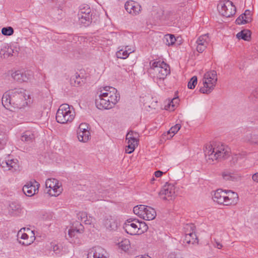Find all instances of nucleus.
<instances>
[{
  "label": "nucleus",
  "mask_w": 258,
  "mask_h": 258,
  "mask_svg": "<svg viewBox=\"0 0 258 258\" xmlns=\"http://www.w3.org/2000/svg\"><path fill=\"white\" fill-rule=\"evenodd\" d=\"M108 100L101 96V94H99L98 96L96 97V106L99 109H109L112 108L113 107L110 105V103Z\"/></svg>",
  "instance_id": "17"
},
{
  "label": "nucleus",
  "mask_w": 258,
  "mask_h": 258,
  "mask_svg": "<svg viewBox=\"0 0 258 258\" xmlns=\"http://www.w3.org/2000/svg\"><path fill=\"white\" fill-rule=\"evenodd\" d=\"M251 12L246 10L245 12L239 16L236 20V23L238 25L248 23L251 21Z\"/></svg>",
  "instance_id": "20"
},
{
  "label": "nucleus",
  "mask_w": 258,
  "mask_h": 258,
  "mask_svg": "<svg viewBox=\"0 0 258 258\" xmlns=\"http://www.w3.org/2000/svg\"><path fill=\"white\" fill-rule=\"evenodd\" d=\"M178 101L177 98H173L168 104L167 105L165 106V109L166 110H169L170 111H173L174 110V107L175 106V104Z\"/></svg>",
  "instance_id": "45"
},
{
  "label": "nucleus",
  "mask_w": 258,
  "mask_h": 258,
  "mask_svg": "<svg viewBox=\"0 0 258 258\" xmlns=\"http://www.w3.org/2000/svg\"><path fill=\"white\" fill-rule=\"evenodd\" d=\"M2 33L5 36H11L14 33V29L12 27H4L2 29Z\"/></svg>",
  "instance_id": "43"
},
{
  "label": "nucleus",
  "mask_w": 258,
  "mask_h": 258,
  "mask_svg": "<svg viewBox=\"0 0 258 258\" xmlns=\"http://www.w3.org/2000/svg\"><path fill=\"white\" fill-rule=\"evenodd\" d=\"M112 91L111 92H103V90L100 91L101 96L104 98L106 100H109L110 105L113 107L119 100V95L117 93L116 89H111Z\"/></svg>",
  "instance_id": "12"
},
{
  "label": "nucleus",
  "mask_w": 258,
  "mask_h": 258,
  "mask_svg": "<svg viewBox=\"0 0 258 258\" xmlns=\"http://www.w3.org/2000/svg\"><path fill=\"white\" fill-rule=\"evenodd\" d=\"M227 192L228 196L226 195V205H230L236 203L238 199L237 194L231 190H228Z\"/></svg>",
  "instance_id": "24"
},
{
  "label": "nucleus",
  "mask_w": 258,
  "mask_h": 258,
  "mask_svg": "<svg viewBox=\"0 0 258 258\" xmlns=\"http://www.w3.org/2000/svg\"><path fill=\"white\" fill-rule=\"evenodd\" d=\"M135 258H150V257H149L148 256H147V257H144L143 255H142V256H137Z\"/></svg>",
  "instance_id": "60"
},
{
  "label": "nucleus",
  "mask_w": 258,
  "mask_h": 258,
  "mask_svg": "<svg viewBox=\"0 0 258 258\" xmlns=\"http://www.w3.org/2000/svg\"><path fill=\"white\" fill-rule=\"evenodd\" d=\"M77 135L78 140L83 142H87L90 137V133L89 130L84 131L83 132H78Z\"/></svg>",
  "instance_id": "33"
},
{
  "label": "nucleus",
  "mask_w": 258,
  "mask_h": 258,
  "mask_svg": "<svg viewBox=\"0 0 258 258\" xmlns=\"http://www.w3.org/2000/svg\"><path fill=\"white\" fill-rule=\"evenodd\" d=\"M127 47H128V46H126L125 49L124 50L122 49V54H123V56L124 59L126 58L130 54V53L128 52V50H127Z\"/></svg>",
  "instance_id": "53"
},
{
  "label": "nucleus",
  "mask_w": 258,
  "mask_h": 258,
  "mask_svg": "<svg viewBox=\"0 0 258 258\" xmlns=\"http://www.w3.org/2000/svg\"><path fill=\"white\" fill-rule=\"evenodd\" d=\"M1 166L2 168H8V170H11L12 172L16 171L19 168L17 159L8 160L5 162H3Z\"/></svg>",
  "instance_id": "22"
},
{
  "label": "nucleus",
  "mask_w": 258,
  "mask_h": 258,
  "mask_svg": "<svg viewBox=\"0 0 258 258\" xmlns=\"http://www.w3.org/2000/svg\"><path fill=\"white\" fill-rule=\"evenodd\" d=\"M181 125L179 124H176L174 126H172L167 133V134H172L173 135L170 137H172L175 135L180 128Z\"/></svg>",
  "instance_id": "46"
},
{
  "label": "nucleus",
  "mask_w": 258,
  "mask_h": 258,
  "mask_svg": "<svg viewBox=\"0 0 258 258\" xmlns=\"http://www.w3.org/2000/svg\"><path fill=\"white\" fill-rule=\"evenodd\" d=\"M18 53L19 51L16 48H14L8 44L5 45L0 50L1 57L4 58H8L9 56H17Z\"/></svg>",
  "instance_id": "15"
},
{
  "label": "nucleus",
  "mask_w": 258,
  "mask_h": 258,
  "mask_svg": "<svg viewBox=\"0 0 258 258\" xmlns=\"http://www.w3.org/2000/svg\"><path fill=\"white\" fill-rule=\"evenodd\" d=\"M38 187L36 188L35 185L33 184L31 181L27 183L23 187V192L28 197H31L38 192Z\"/></svg>",
  "instance_id": "21"
},
{
  "label": "nucleus",
  "mask_w": 258,
  "mask_h": 258,
  "mask_svg": "<svg viewBox=\"0 0 258 258\" xmlns=\"http://www.w3.org/2000/svg\"><path fill=\"white\" fill-rule=\"evenodd\" d=\"M25 230V228L21 229L18 233L17 236L18 238L24 240L23 241L20 240V243L25 246H28L33 242L34 240L35 239V237L33 231H30L29 228L27 229V231L30 232L31 234V235L29 237L27 233L24 232Z\"/></svg>",
  "instance_id": "9"
},
{
  "label": "nucleus",
  "mask_w": 258,
  "mask_h": 258,
  "mask_svg": "<svg viewBox=\"0 0 258 258\" xmlns=\"http://www.w3.org/2000/svg\"><path fill=\"white\" fill-rule=\"evenodd\" d=\"M138 219L130 218L124 223L123 229L127 233L132 235H136L138 232Z\"/></svg>",
  "instance_id": "10"
},
{
  "label": "nucleus",
  "mask_w": 258,
  "mask_h": 258,
  "mask_svg": "<svg viewBox=\"0 0 258 258\" xmlns=\"http://www.w3.org/2000/svg\"><path fill=\"white\" fill-rule=\"evenodd\" d=\"M75 116V112L73 107L71 108L68 104L61 105L56 114V120L57 122L64 124L72 122Z\"/></svg>",
  "instance_id": "3"
},
{
  "label": "nucleus",
  "mask_w": 258,
  "mask_h": 258,
  "mask_svg": "<svg viewBox=\"0 0 258 258\" xmlns=\"http://www.w3.org/2000/svg\"><path fill=\"white\" fill-rule=\"evenodd\" d=\"M78 18L81 23L84 26H89L92 22L91 10L87 4H82L80 6Z\"/></svg>",
  "instance_id": "6"
},
{
  "label": "nucleus",
  "mask_w": 258,
  "mask_h": 258,
  "mask_svg": "<svg viewBox=\"0 0 258 258\" xmlns=\"http://www.w3.org/2000/svg\"><path fill=\"white\" fill-rule=\"evenodd\" d=\"M205 155L206 160L210 163H212L215 160L225 159L229 156V152L223 145L214 147L212 145L206 146Z\"/></svg>",
  "instance_id": "2"
},
{
  "label": "nucleus",
  "mask_w": 258,
  "mask_h": 258,
  "mask_svg": "<svg viewBox=\"0 0 258 258\" xmlns=\"http://www.w3.org/2000/svg\"><path fill=\"white\" fill-rule=\"evenodd\" d=\"M62 189L61 187V184L58 181V184H55L54 187L51 188L48 190L47 193L51 196H58L62 191Z\"/></svg>",
  "instance_id": "30"
},
{
  "label": "nucleus",
  "mask_w": 258,
  "mask_h": 258,
  "mask_svg": "<svg viewBox=\"0 0 258 258\" xmlns=\"http://www.w3.org/2000/svg\"><path fill=\"white\" fill-rule=\"evenodd\" d=\"M2 104L5 108L13 107L21 109L30 102L29 95L23 89H15L6 92L2 99Z\"/></svg>",
  "instance_id": "1"
},
{
  "label": "nucleus",
  "mask_w": 258,
  "mask_h": 258,
  "mask_svg": "<svg viewBox=\"0 0 258 258\" xmlns=\"http://www.w3.org/2000/svg\"><path fill=\"white\" fill-rule=\"evenodd\" d=\"M137 224L138 225V232L137 234H141L147 231L148 229V227L145 222H140L139 221V222Z\"/></svg>",
  "instance_id": "40"
},
{
  "label": "nucleus",
  "mask_w": 258,
  "mask_h": 258,
  "mask_svg": "<svg viewBox=\"0 0 258 258\" xmlns=\"http://www.w3.org/2000/svg\"><path fill=\"white\" fill-rule=\"evenodd\" d=\"M195 228H196V227L194 225V224H193L190 223V224H186L184 227L185 234L188 233L195 232Z\"/></svg>",
  "instance_id": "47"
},
{
  "label": "nucleus",
  "mask_w": 258,
  "mask_h": 258,
  "mask_svg": "<svg viewBox=\"0 0 258 258\" xmlns=\"http://www.w3.org/2000/svg\"><path fill=\"white\" fill-rule=\"evenodd\" d=\"M12 77L18 82H23L28 81L31 78V75L28 72L18 70L12 74Z\"/></svg>",
  "instance_id": "16"
},
{
  "label": "nucleus",
  "mask_w": 258,
  "mask_h": 258,
  "mask_svg": "<svg viewBox=\"0 0 258 258\" xmlns=\"http://www.w3.org/2000/svg\"><path fill=\"white\" fill-rule=\"evenodd\" d=\"M80 227L79 228H72L70 229L68 232L69 236L71 237H78V235L82 233L84 231V227L81 224H79Z\"/></svg>",
  "instance_id": "29"
},
{
  "label": "nucleus",
  "mask_w": 258,
  "mask_h": 258,
  "mask_svg": "<svg viewBox=\"0 0 258 258\" xmlns=\"http://www.w3.org/2000/svg\"><path fill=\"white\" fill-rule=\"evenodd\" d=\"M247 140L251 143L258 145V129L253 130L249 135H247Z\"/></svg>",
  "instance_id": "28"
},
{
  "label": "nucleus",
  "mask_w": 258,
  "mask_h": 258,
  "mask_svg": "<svg viewBox=\"0 0 258 258\" xmlns=\"http://www.w3.org/2000/svg\"><path fill=\"white\" fill-rule=\"evenodd\" d=\"M118 246L122 250L126 251L131 247L130 241L128 239H124L118 243Z\"/></svg>",
  "instance_id": "38"
},
{
  "label": "nucleus",
  "mask_w": 258,
  "mask_h": 258,
  "mask_svg": "<svg viewBox=\"0 0 258 258\" xmlns=\"http://www.w3.org/2000/svg\"><path fill=\"white\" fill-rule=\"evenodd\" d=\"M245 17H243V20H244V19H246V20L247 19L245 18Z\"/></svg>",
  "instance_id": "63"
},
{
  "label": "nucleus",
  "mask_w": 258,
  "mask_h": 258,
  "mask_svg": "<svg viewBox=\"0 0 258 258\" xmlns=\"http://www.w3.org/2000/svg\"><path fill=\"white\" fill-rule=\"evenodd\" d=\"M127 50H128V52L130 53V54L134 52V50H132L130 48H127Z\"/></svg>",
  "instance_id": "61"
},
{
  "label": "nucleus",
  "mask_w": 258,
  "mask_h": 258,
  "mask_svg": "<svg viewBox=\"0 0 258 258\" xmlns=\"http://www.w3.org/2000/svg\"><path fill=\"white\" fill-rule=\"evenodd\" d=\"M250 36L251 32L247 29L243 30L236 34V37L238 39H243L245 41H249Z\"/></svg>",
  "instance_id": "31"
},
{
  "label": "nucleus",
  "mask_w": 258,
  "mask_h": 258,
  "mask_svg": "<svg viewBox=\"0 0 258 258\" xmlns=\"http://www.w3.org/2000/svg\"><path fill=\"white\" fill-rule=\"evenodd\" d=\"M150 66L157 73V77L160 80H164L170 73L169 65L163 61L155 60L150 62Z\"/></svg>",
  "instance_id": "5"
},
{
  "label": "nucleus",
  "mask_w": 258,
  "mask_h": 258,
  "mask_svg": "<svg viewBox=\"0 0 258 258\" xmlns=\"http://www.w3.org/2000/svg\"><path fill=\"white\" fill-rule=\"evenodd\" d=\"M252 179L253 181L258 182V173H255L252 175Z\"/></svg>",
  "instance_id": "58"
},
{
  "label": "nucleus",
  "mask_w": 258,
  "mask_h": 258,
  "mask_svg": "<svg viewBox=\"0 0 258 258\" xmlns=\"http://www.w3.org/2000/svg\"><path fill=\"white\" fill-rule=\"evenodd\" d=\"M183 242L187 244L198 243V237L195 232L185 233Z\"/></svg>",
  "instance_id": "27"
},
{
  "label": "nucleus",
  "mask_w": 258,
  "mask_h": 258,
  "mask_svg": "<svg viewBox=\"0 0 258 258\" xmlns=\"http://www.w3.org/2000/svg\"><path fill=\"white\" fill-rule=\"evenodd\" d=\"M163 174V172H162L160 170H157L155 172L154 175L156 177H161Z\"/></svg>",
  "instance_id": "57"
},
{
  "label": "nucleus",
  "mask_w": 258,
  "mask_h": 258,
  "mask_svg": "<svg viewBox=\"0 0 258 258\" xmlns=\"http://www.w3.org/2000/svg\"><path fill=\"white\" fill-rule=\"evenodd\" d=\"M55 184H58V180L54 178L47 179L45 182L46 187L49 188L50 189L54 187Z\"/></svg>",
  "instance_id": "42"
},
{
  "label": "nucleus",
  "mask_w": 258,
  "mask_h": 258,
  "mask_svg": "<svg viewBox=\"0 0 258 258\" xmlns=\"http://www.w3.org/2000/svg\"><path fill=\"white\" fill-rule=\"evenodd\" d=\"M93 221L94 219L93 217L88 215L87 218H86L84 220V223L86 224L90 225L93 222Z\"/></svg>",
  "instance_id": "50"
},
{
  "label": "nucleus",
  "mask_w": 258,
  "mask_h": 258,
  "mask_svg": "<svg viewBox=\"0 0 258 258\" xmlns=\"http://www.w3.org/2000/svg\"><path fill=\"white\" fill-rule=\"evenodd\" d=\"M206 47H207V46H206V45H197V50L200 53L203 52L205 50Z\"/></svg>",
  "instance_id": "52"
},
{
  "label": "nucleus",
  "mask_w": 258,
  "mask_h": 258,
  "mask_svg": "<svg viewBox=\"0 0 258 258\" xmlns=\"http://www.w3.org/2000/svg\"><path fill=\"white\" fill-rule=\"evenodd\" d=\"M209 40L208 34H205L200 36L197 39L196 43L198 45H204L207 46Z\"/></svg>",
  "instance_id": "39"
},
{
  "label": "nucleus",
  "mask_w": 258,
  "mask_h": 258,
  "mask_svg": "<svg viewBox=\"0 0 258 258\" xmlns=\"http://www.w3.org/2000/svg\"><path fill=\"white\" fill-rule=\"evenodd\" d=\"M87 258H108V253L102 247L95 246L89 250Z\"/></svg>",
  "instance_id": "13"
},
{
  "label": "nucleus",
  "mask_w": 258,
  "mask_h": 258,
  "mask_svg": "<svg viewBox=\"0 0 258 258\" xmlns=\"http://www.w3.org/2000/svg\"><path fill=\"white\" fill-rule=\"evenodd\" d=\"M167 258H184L180 252H172L169 254Z\"/></svg>",
  "instance_id": "48"
},
{
  "label": "nucleus",
  "mask_w": 258,
  "mask_h": 258,
  "mask_svg": "<svg viewBox=\"0 0 258 258\" xmlns=\"http://www.w3.org/2000/svg\"><path fill=\"white\" fill-rule=\"evenodd\" d=\"M226 195L227 192L223 191L221 189H218L215 191L213 196V199L214 202L219 204H223L226 205Z\"/></svg>",
  "instance_id": "18"
},
{
  "label": "nucleus",
  "mask_w": 258,
  "mask_h": 258,
  "mask_svg": "<svg viewBox=\"0 0 258 258\" xmlns=\"http://www.w3.org/2000/svg\"><path fill=\"white\" fill-rule=\"evenodd\" d=\"M217 74L216 71L212 70L207 72L204 76V86L200 89V92L204 94L211 93L217 84Z\"/></svg>",
  "instance_id": "4"
},
{
  "label": "nucleus",
  "mask_w": 258,
  "mask_h": 258,
  "mask_svg": "<svg viewBox=\"0 0 258 258\" xmlns=\"http://www.w3.org/2000/svg\"><path fill=\"white\" fill-rule=\"evenodd\" d=\"M127 146L126 147L125 152L128 154H131L134 152L136 146H138L139 141L133 143L130 140L127 141Z\"/></svg>",
  "instance_id": "36"
},
{
  "label": "nucleus",
  "mask_w": 258,
  "mask_h": 258,
  "mask_svg": "<svg viewBox=\"0 0 258 258\" xmlns=\"http://www.w3.org/2000/svg\"><path fill=\"white\" fill-rule=\"evenodd\" d=\"M88 124L85 123H82L80 124L77 132H83L84 131L88 130Z\"/></svg>",
  "instance_id": "49"
},
{
  "label": "nucleus",
  "mask_w": 258,
  "mask_h": 258,
  "mask_svg": "<svg viewBox=\"0 0 258 258\" xmlns=\"http://www.w3.org/2000/svg\"><path fill=\"white\" fill-rule=\"evenodd\" d=\"M111 89L115 88L110 86H105L103 87V89L102 90L104 91V92H111V91H112Z\"/></svg>",
  "instance_id": "55"
},
{
  "label": "nucleus",
  "mask_w": 258,
  "mask_h": 258,
  "mask_svg": "<svg viewBox=\"0 0 258 258\" xmlns=\"http://www.w3.org/2000/svg\"><path fill=\"white\" fill-rule=\"evenodd\" d=\"M124 7L128 13L135 16L138 15L141 10V6L138 3L133 1L126 2Z\"/></svg>",
  "instance_id": "14"
},
{
  "label": "nucleus",
  "mask_w": 258,
  "mask_h": 258,
  "mask_svg": "<svg viewBox=\"0 0 258 258\" xmlns=\"http://www.w3.org/2000/svg\"><path fill=\"white\" fill-rule=\"evenodd\" d=\"M145 209V206L143 205H138L134 207L133 211L135 214L138 215L140 218H143L144 215V211Z\"/></svg>",
  "instance_id": "35"
},
{
  "label": "nucleus",
  "mask_w": 258,
  "mask_h": 258,
  "mask_svg": "<svg viewBox=\"0 0 258 258\" xmlns=\"http://www.w3.org/2000/svg\"><path fill=\"white\" fill-rule=\"evenodd\" d=\"M70 81L71 84L74 86H81L84 84L82 78H80V75L77 73L71 77Z\"/></svg>",
  "instance_id": "32"
},
{
  "label": "nucleus",
  "mask_w": 258,
  "mask_h": 258,
  "mask_svg": "<svg viewBox=\"0 0 258 258\" xmlns=\"http://www.w3.org/2000/svg\"><path fill=\"white\" fill-rule=\"evenodd\" d=\"M198 79L197 76L192 77L188 82L187 87L188 89H193L197 84Z\"/></svg>",
  "instance_id": "44"
},
{
  "label": "nucleus",
  "mask_w": 258,
  "mask_h": 258,
  "mask_svg": "<svg viewBox=\"0 0 258 258\" xmlns=\"http://www.w3.org/2000/svg\"><path fill=\"white\" fill-rule=\"evenodd\" d=\"M116 55L117 57L118 58L124 59L122 53V49H120L119 51H117V52L116 53Z\"/></svg>",
  "instance_id": "54"
},
{
  "label": "nucleus",
  "mask_w": 258,
  "mask_h": 258,
  "mask_svg": "<svg viewBox=\"0 0 258 258\" xmlns=\"http://www.w3.org/2000/svg\"><path fill=\"white\" fill-rule=\"evenodd\" d=\"M159 195L163 200H172L173 198H174L175 197L174 185L166 183L159 192Z\"/></svg>",
  "instance_id": "8"
},
{
  "label": "nucleus",
  "mask_w": 258,
  "mask_h": 258,
  "mask_svg": "<svg viewBox=\"0 0 258 258\" xmlns=\"http://www.w3.org/2000/svg\"><path fill=\"white\" fill-rule=\"evenodd\" d=\"M164 39L166 40V44L168 46L172 45L175 42L176 39L173 34H166L165 35Z\"/></svg>",
  "instance_id": "41"
},
{
  "label": "nucleus",
  "mask_w": 258,
  "mask_h": 258,
  "mask_svg": "<svg viewBox=\"0 0 258 258\" xmlns=\"http://www.w3.org/2000/svg\"><path fill=\"white\" fill-rule=\"evenodd\" d=\"M103 224L107 229L110 230H114L117 226L116 219L111 216H107L104 217Z\"/></svg>",
  "instance_id": "19"
},
{
  "label": "nucleus",
  "mask_w": 258,
  "mask_h": 258,
  "mask_svg": "<svg viewBox=\"0 0 258 258\" xmlns=\"http://www.w3.org/2000/svg\"><path fill=\"white\" fill-rule=\"evenodd\" d=\"M139 137V135L137 133L135 132L132 131H130L127 135H126V141H131L133 143L135 142L139 141V139H138Z\"/></svg>",
  "instance_id": "37"
},
{
  "label": "nucleus",
  "mask_w": 258,
  "mask_h": 258,
  "mask_svg": "<svg viewBox=\"0 0 258 258\" xmlns=\"http://www.w3.org/2000/svg\"><path fill=\"white\" fill-rule=\"evenodd\" d=\"M34 182L35 183H36V185L38 186L39 184H38V183L36 181H34Z\"/></svg>",
  "instance_id": "62"
},
{
  "label": "nucleus",
  "mask_w": 258,
  "mask_h": 258,
  "mask_svg": "<svg viewBox=\"0 0 258 258\" xmlns=\"http://www.w3.org/2000/svg\"><path fill=\"white\" fill-rule=\"evenodd\" d=\"M21 206L17 202H12L9 205V211L13 215H17L21 213Z\"/></svg>",
  "instance_id": "25"
},
{
  "label": "nucleus",
  "mask_w": 258,
  "mask_h": 258,
  "mask_svg": "<svg viewBox=\"0 0 258 258\" xmlns=\"http://www.w3.org/2000/svg\"><path fill=\"white\" fill-rule=\"evenodd\" d=\"M171 12L164 11L161 8H156L152 12L153 19L156 22H163L169 19Z\"/></svg>",
  "instance_id": "11"
},
{
  "label": "nucleus",
  "mask_w": 258,
  "mask_h": 258,
  "mask_svg": "<svg viewBox=\"0 0 258 258\" xmlns=\"http://www.w3.org/2000/svg\"><path fill=\"white\" fill-rule=\"evenodd\" d=\"M222 176L224 179L229 181L237 180L238 177L233 173L228 171L225 170L222 173Z\"/></svg>",
  "instance_id": "34"
},
{
  "label": "nucleus",
  "mask_w": 258,
  "mask_h": 258,
  "mask_svg": "<svg viewBox=\"0 0 258 258\" xmlns=\"http://www.w3.org/2000/svg\"><path fill=\"white\" fill-rule=\"evenodd\" d=\"M217 8L221 15L226 17H230L236 13V7L233 3L229 0L220 2Z\"/></svg>",
  "instance_id": "7"
},
{
  "label": "nucleus",
  "mask_w": 258,
  "mask_h": 258,
  "mask_svg": "<svg viewBox=\"0 0 258 258\" xmlns=\"http://www.w3.org/2000/svg\"><path fill=\"white\" fill-rule=\"evenodd\" d=\"M21 140L27 144L32 143L35 140V135L31 131H27L23 133Z\"/></svg>",
  "instance_id": "26"
},
{
  "label": "nucleus",
  "mask_w": 258,
  "mask_h": 258,
  "mask_svg": "<svg viewBox=\"0 0 258 258\" xmlns=\"http://www.w3.org/2000/svg\"><path fill=\"white\" fill-rule=\"evenodd\" d=\"M61 245H58V244H55L53 245V250L54 252H55L56 253H59L61 250Z\"/></svg>",
  "instance_id": "51"
},
{
  "label": "nucleus",
  "mask_w": 258,
  "mask_h": 258,
  "mask_svg": "<svg viewBox=\"0 0 258 258\" xmlns=\"http://www.w3.org/2000/svg\"><path fill=\"white\" fill-rule=\"evenodd\" d=\"M215 243L214 244L215 247H217L218 249H221L222 247V244H221L219 242L216 241V240H215Z\"/></svg>",
  "instance_id": "59"
},
{
  "label": "nucleus",
  "mask_w": 258,
  "mask_h": 258,
  "mask_svg": "<svg viewBox=\"0 0 258 258\" xmlns=\"http://www.w3.org/2000/svg\"><path fill=\"white\" fill-rule=\"evenodd\" d=\"M144 212V215L143 216L142 218L146 220H153L156 216L155 210L151 207L145 206V209Z\"/></svg>",
  "instance_id": "23"
},
{
  "label": "nucleus",
  "mask_w": 258,
  "mask_h": 258,
  "mask_svg": "<svg viewBox=\"0 0 258 258\" xmlns=\"http://www.w3.org/2000/svg\"><path fill=\"white\" fill-rule=\"evenodd\" d=\"M80 216L82 221H84L86 218H87L88 215L86 212H82L80 213Z\"/></svg>",
  "instance_id": "56"
}]
</instances>
